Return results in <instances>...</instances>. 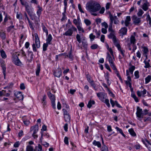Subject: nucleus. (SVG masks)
<instances>
[{
    "instance_id": "obj_35",
    "label": "nucleus",
    "mask_w": 151,
    "mask_h": 151,
    "mask_svg": "<svg viewBox=\"0 0 151 151\" xmlns=\"http://www.w3.org/2000/svg\"><path fill=\"white\" fill-rule=\"evenodd\" d=\"M1 55L3 58L5 59L6 58V55L5 52L3 50H2L1 51Z\"/></svg>"
},
{
    "instance_id": "obj_52",
    "label": "nucleus",
    "mask_w": 151,
    "mask_h": 151,
    "mask_svg": "<svg viewBox=\"0 0 151 151\" xmlns=\"http://www.w3.org/2000/svg\"><path fill=\"white\" fill-rule=\"evenodd\" d=\"M111 22H114V23L115 24H119V21L118 19H110Z\"/></svg>"
},
{
    "instance_id": "obj_2",
    "label": "nucleus",
    "mask_w": 151,
    "mask_h": 151,
    "mask_svg": "<svg viewBox=\"0 0 151 151\" xmlns=\"http://www.w3.org/2000/svg\"><path fill=\"white\" fill-rule=\"evenodd\" d=\"M68 29V30L63 34L66 36H71L72 35L73 32H76L77 29L73 25H71L70 27Z\"/></svg>"
},
{
    "instance_id": "obj_16",
    "label": "nucleus",
    "mask_w": 151,
    "mask_h": 151,
    "mask_svg": "<svg viewBox=\"0 0 151 151\" xmlns=\"http://www.w3.org/2000/svg\"><path fill=\"white\" fill-rule=\"evenodd\" d=\"M108 37L110 39H112L113 42L117 41L116 37L114 35V32H111L108 35Z\"/></svg>"
},
{
    "instance_id": "obj_41",
    "label": "nucleus",
    "mask_w": 151,
    "mask_h": 151,
    "mask_svg": "<svg viewBox=\"0 0 151 151\" xmlns=\"http://www.w3.org/2000/svg\"><path fill=\"white\" fill-rule=\"evenodd\" d=\"M37 8H38V9L37 11V14L39 16L41 14V12L42 11V8L40 7L39 5L37 6Z\"/></svg>"
},
{
    "instance_id": "obj_46",
    "label": "nucleus",
    "mask_w": 151,
    "mask_h": 151,
    "mask_svg": "<svg viewBox=\"0 0 151 151\" xmlns=\"http://www.w3.org/2000/svg\"><path fill=\"white\" fill-rule=\"evenodd\" d=\"M96 36L93 35L92 33H91L89 35V38L91 41L93 40L95 38Z\"/></svg>"
},
{
    "instance_id": "obj_44",
    "label": "nucleus",
    "mask_w": 151,
    "mask_h": 151,
    "mask_svg": "<svg viewBox=\"0 0 151 151\" xmlns=\"http://www.w3.org/2000/svg\"><path fill=\"white\" fill-rule=\"evenodd\" d=\"M103 102L105 103L108 107H110V105L109 103V100L108 99H106L104 100V101Z\"/></svg>"
},
{
    "instance_id": "obj_56",
    "label": "nucleus",
    "mask_w": 151,
    "mask_h": 151,
    "mask_svg": "<svg viewBox=\"0 0 151 151\" xmlns=\"http://www.w3.org/2000/svg\"><path fill=\"white\" fill-rule=\"evenodd\" d=\"M64 142L66 145H68V139L67 137H65L64 139Z\"/></svg>"
},
{
    "instance_id": "obj_31",
    "label": "nucleus",
    "mask_w": 151,
    "mask_h": 151,
    "mask_svg": "<svg viewBox=\"0 0 151 151\" xmlns=\"http://www.w3.org/2000/svg\"><path fill=\"white\" fill-rule=\"evenodd\" d=\"M66 57H68L71 60H73V56L72 54V51L71 50H70L68 55H66Z\"/></svg>"
},
{
    "instance_id": "obj_14",
    "label": "nucleus",
    "mask_w": 151,
    "mask_h": 151,
    "mask_svg": "<svg viewBox=\"0 0 151 151\" xmlns=\"http://www.w3.org/2000/svg\"><path fill=\"white\" fill-rule=\"evenodd\" d=\"M127 29L125 27H122L119 30V33L122 36L127 35Z\"/></svg>"
},
{
    "instance_id": "obj_1",
    "label": "nucleus",
    "mask_w": 151,
    "mask_h": 151,
    "mask_svg": "<svg viewBox=\"0 0 151 151\" xmlns=\"http://www.w3.org/2000/svg\"><path fill=\"white\" fill-rule=\"evenodd\" d=\"M101 8L100 4L98 2L94 1L89 2L86 4V9L91 13L98 11Z\"/></svg>"
},
{
    "instance_id": "obj_37",
    "label": "nucleus",
    "mask_w": 151,
    "mask_h": 151,
    "mask_svg": "<svg viewBox=\"0 0 151 151\" xmlns=\"http://www.w3.org/2000/svg\"><path fill=\"white\" fill-rule=\"evenodd\" d=\"M144 63L145 64L144 66V68H148L150 67L151 66L150 65V63L148 62H147L146 60H145Z\"/></svg>"
},
{
    "instance_id": "obj_18",
    "label": "nucleus",
    "mask_w": 151,
    "mask_h": 151,
    "mask_svg": "<svg viewBox=\"0 0 151 151\" xmlns=\"http://www.w3.org/2000/svg\"><path fill=\"white\" fill-rule=\"evenodd\" d=\"M130 20L131 19H125L124 21L122 20L121 22V24L122 25H123L124 24L126 27H128L129 24Z\"/></svg>"
},
{
    "instance_id": "obj_58",
    "label": "nucleus",
    "mask_w": 151,
    "mask_h": 151,
    "mask_svg": "<svg viewBox=\"0 0 151 151\" xmlns=\"http://www.w3.org/2000/svg\"><path fill=\"white\" fill-rule=\"evenodd\" d=\"M135 67L134 66H131L129 68V71H133L135 70Z\"/></svg>"
},
{
    "instance_id": "obj_57",
    "label": "nucleus",
    "mask_w": 151,
    "mask_h": 151,
    "mask_svg": "<svg viewBox=\"0 0 151 151\" xmlns=\"http://www.w3.org/2000/svg\"><path fill=\"white\" fill-rule=\"evenodd\" d=\"M14 27V26L12 25V26H9L7 28V31L8 32H9L12 29H13Z\"/></svg>"
},
{
    "instance_id": "obj_8",
    "label": "nucleus",
    "mask_w": 151,
    "mask_h": 151,
    "mask_svg": "<svg viewBox=\"0 0 151 151\" xmlns=\"http://www.w3.org/2000/svg\"><path fill=\"white\" fill-rule=\"evenodd\" d=\"M35 44L37 48H39L40 47V42L38 35L37 33L35 34Z\"/></svg>"
},
{
    "instance_id": "obj_19",
    "label": "nucleus",
    "mask_w": 151,
    "mask_h": 151,
    "mask_svg": "<svg viewBox=\"0 0 151 151\" xmlns=\"http://www.w3.org/2000/svg\"><path fill=\"white\" fill-rule=\"evenodd\" d=\"M0 37L3 40H5L6 38L5 33L3 30H0Z\"/></svg>"
},
{
    "instance_id": "obj_60",
    "label": "nucleus",
    "mask_w": 151,
    "mask_h": 151,
    "mask_svg": "<svg viewBox=\"0 0 151 151\" xmlns=\"http://www.w3.org/2000/svg\"><path fill=\"white\" fill-rule=\"evenodd\" d=\"M109 17L110 19H116L117 17L116 16H113L111 14L110 12L109 13Z\"/></svg>"
},
{
    "instance_id": "obj_53",
    "label": "nucleus",
    "mask_w": 151,
    "mask_h": 151,
    "mask_svg": "<svg viewBox=\"0 0 151 151\" xmlns=\"http://www.w3.org/2000/svg\"><path fill=\"white\" fill-rule=\"evenodd\" d=\"M134 23L136 25H138L140 22V19H134Z\"/></svg>"
},
{
    "instance_id": "obj_47",
    "label": "nucleus",
    "mask_w": 151,
    "mask_h": 151,
    "mask_svg": "<svg viewBox=\"0 0 151 151\" xmlns=\"http://www.w3.org/2000/svg\"><path fill=\"white\" fill-rule=\"evenodd\" d=\"M98 45L96 44H94L92 45L91 47V49L94 50L96 49L98 47Z\"/></svg>"
},
{
    "instance_id": "obj_28",
    "label": "nucleus",
    "mask_w": 151,
    "mask_h": 151,
    "mask_svg": "<svg viewBox=\"0 0 151 151\" xmlns=\"http://www.w3.org/2000/svg\"><path fill=\"white\" fill-rule=\"evenodd\" d=\"M34 151H43L41 145L39 144L37 146L35 147Z\"/></svg>"
},
{
    "instance_id": "obj_63",
    "label": "nucleus",
    "mask_w": 151,
    "mask_h": 151,
    "mask_svg": "<svg viewBox=\"0 0 151 151\" xmlns=\"http://www.w3.org/2000/svg\"><path fill=\"white\" fill-rule=\"evenodd\" d=\"M35 44L34 43L32 45V47L33 48V50L34 52H36L37 51V49L36 47Z\"/></svg>"
},
{
    "instance_id": "obj_22",
    "label": "nucleus",
    "mask_w": 151,
    "mask_h": 151,
    "mask_svg": "<svg viewBox=\"0 0 151 151\" xmlns=\"http://www.w3.org/2000/svg\"><path fill=\"white\" fill-rule=\"evenodd\" d=\"M149 4V3L147 2V1H146V3L143 4L142 8L144 10L146 11L148 9Z\"/></svg>"
},
{
    "instance_id": "obj_48",
    "label": "nucleus",
    "mask_w": 151,
    "mask_h": 151,
    "mask_svg": "<svg viewBox=\"0 0 151 151\" xmlns=\"http://www.w3.org/2000/svg\"><path fill=\"white\" fill-rule=\"evenodd\" d=\"M77 28L79 31H81L82 32H84V31L83 28L81 27V25H78Z\"/></svg>"
},
{
    "instance_id": "obj_64",
    "label": "nucleus",
    "mask_w": 151,
    "mask_h": 151,
    "mask_svg": "<svg viewBox=\"0 0 151 151\" xmlns=\"http://www.w3.org/2000/svg\"><path fill=\"white\" fill-rule=\"evenodd\" d=\"M137 56L139 58H141V53L139 51H138L136 53Z\"/></svg>"
},
{
    "instance_id": "obj_36",
    "label": "nucleus",
    "mask_w": 151,
    "mask_h": 151,
    "mask_svg": "<svg viewBox=\"0 0 151 151\" xmlns=\"http://www.w3.org/2000/svg\"><path fill=\"white\" fill-rule=\"evenodd\" d=\"M151 80V76L149 75L145 78V83L147 84Z\"/></svg>"
},
{
    "instance_id": "obj_59",
    "label": "nucleus",
    "mask_w": 151,
    "mask_h": 151,
    "mask_svg": "<svg viewBox=\"0 0 151 151\" xmlns=\"http://www.w3.org/2000/svg\"><path fill=\"white\" fill-rule=\"evenodd\" d=\"M100 40L101 42H104L105 40V36L103 35H102L101 36Z\"/></svg>"
},
{
    "instance_id": "obj_54",
    "label": "nucleus",
    "mask_w": 151,
    "mask_h": 151,
    "mask_svg": "<svg viewBox=\"0 0 151 151\" xmlns=\"http://www.w3.org/2000/svg\"><path fill=\"white\" fill-rule=\"evenodd\" d=\"M143 13V11L142 10L139 9L138 12L137 13V15L139 16H141Z\"/></svg>"
},
{
    "instance_id": "obj_43",
    "label": "nucleus",
    "mask_w": 151,
    "mask_h": 151,
    "mask_svg": "<svg viewBox=\"0 0 151 151\" xmlns=\"http://www.w3.org/2000/svg\"><path fill=\"white\" fill-rule=\"evenodd\" d=\"M134 75L135 77V78H138L139 77V71L138 70L135 71L134 73Z\"/></svg>"
},
{
    "instance_id": "obj_40",
    "label": "nucleus",
    "mask_w": 151,
    "mask_h": 151,
    "mask_svg": "<svg viewBox=\"0 0 151 151\" xmlns=\"http://www.w3.org/2000/svg\"><path fill=\"white\" fill-rule=\"evenodd\" d=\"M114 43L119 51L122 50L120 44L117 42V41L114 42Z\"/></svg>"
},
{
    "instance_id": "obj_55",
    "label": "nucleus",
    "mask_w": 151,
    "mask_h": 151,
    "mask_svg": "<svg viewBox=\"0 0 151 151\" xmlns=\"http://www.w3.org/2000/svg\"><path fill=\"white\" fill-rule=\"evenodd\" d=\"M71 25H72L71 24V22H70V19H68V23L66 25V28H69V27H71Z\"/></svg>"
},
{
    "instance_id": "obj_42",
    "label": "nucleus",
    "mask_w": 151,
    "mask_h": 151,
    "mask_svg": "<svg viewBox=\"0 0 151 151\" xmlns=\"http://www.w3.org/2000/svg\"><path fill=\"white\" fill-rule=\"evenodd\" d=\"M29 24V26L32 29H34V25H33V23L31 22L29 19H28Z\"/></svg>"
},
{
    "instance_id": "obj_62",
    "label": "nucleus",
    "mask_w": 151,
    "mask_h": 151,
    "mask_svg": "<svg viewBox=\"0 0 151 151\" xmlns=\"http://www.w3.org/2000/svg\"><path fill=\"white\" fill-rule=\"evenodd\" d=\"M64 128V130L65 132L68 131V124L67 123H66L65 124Z\"/></svg>"
},
{
    "instance_id": "obj_17",
    "label": "nucleus",
    "mask_w": 151,
    "mask_h": 151,
    "mask_svg": "<svg viewBox=\"0 0 151 151\" xmlns=\"http://www.w3.org/2000/svg\"><path fill=\"white\" fill-rule=\"evenodd\" d=\"M28 56L29 57V58H28L27 60L29 62H31L34 56V54L32 52L28 51Z\"/></svg>"
},
{
    "instance_id": "obj_21",
    "label": "nucleus",
    "mask_w": 151,
    "mask_h": 151,
    "mask_svg": "<svg viewBox=\"0 0 151 151\" xmlns=\"http://www.w3.org/2000/svg\"><path fill=\"white\" fill-rule=\"evenodd\" d=\"M146 90L144 89L142 91H137V94L138 96L139 97H140L142 96V94L143 95L146 94Z\"/></svg>"
},
{
    "instance_id": "obj_33",
    "label": "nucleus",
    "mask_w": 151,
    "mask_h": 151,
    "mask_svg": "<svg viewBox=\"0 0 151 151\" xmlns=\"http://www.w3.org/2000/svg\"><path fill=\"white\" fill-rule=\"evenodd\" d=\"M115 129H116L117 131L119 132L124 137H125V134L123 133L122 130L120 129L119 127H115Z\"/></svg>"
},
{
    "instance_id": "obj_29",
    "label": "nucleus",
    "mask_w": 151,
    "mask_h": 151,
    "mask_svg": "<svg viewBox=\"0 0 151 151\" xmlns=\"http://www.w3.org/2000/svg\"><path fill=\"white\" fill-rule=\"evenodd\" d=\"M65 121L66 122H70V115H66L64 116Z\"/></svg>"
},
{
    "instance_id": "obj_39",
    "label": "nucleus",
    "mask_w": 151,
    "mask_h": 151,
    "mask_svg": "<svg viewBox=\"0 0 151 151\" xmlns=\"http://www.w3.org/2000/svg\"><path fill=\"white\" fill-rule=\"evenodd\" d=\"M101 151H108V147L105 145H103L101 149Z\"/></svg>"
},
{
    "instance_id": "obj_23",
    "label": "nucleus",
    "mask_w": 151,
    "mask_h": 151,
    "mask_svg": "<svg viewBox=\"0 0 151 151\" xmlns=\"http://www.w3.org/2000/svg\"><path fill=\"white\" fill-rule=\"evenodd\" d=\"M52 40V37L51 34L48 35V36L46 39V43L49 44H51V41Z\"/></svg>"
},
{
    "instance_id": "obj_24",
    "label": "nucleus",
    "mask_w": 151,
    "mask_h": 151,
    "mask_svg": "<svg viewBox=\"0 0 151 151\" xmlns=\"http://www.w3.org/2000/svg\"><path fill=\"white\" fill-rule=\"evenodd\" d=\"M93 144L95 146H97L98 148H100L101 147V144L100 142L96 141L94 140L93 142Z\"/></svg>"
},
{
    "instance_id": "obj_32",
    "label": "nucleus",
    "mask_w": 151,
    "mask_h": 151,
    "mask_svg": "<svg viewBox=\"0 0 151 151\" xmlns=\"http://www.w3.org/2000/svg\"><path fill=\"white\" fill-rule=\"evenodd\" d=\"M73 22L76 26L81 24L79 19H74Z\"/></svg>"
},
{
    "instance_id": "obj_34",
    "label": "nucleus",
    "mask_w": 151,
    "mask_h": 151,
    "mask_svg": "<svg viewBox=\"0 0 151 151\" xmlns=\"http://www.w3.org/2000/svg\"><path fill=\"white\" fill-rule=\"evenodd\" d=\"M26 151H34L33 148L30 145H28L27 146Z\"/></svg>"
},
{
    "instance_id": "obj_11",
    "label": "nucleus",
    "mask_w": 151,
    "mask_h": 151,
    "mask_svg": "<svg viewBox=\"0 0 151 151\" xmlns=\"http://www.w3.org/2000/svg\"><path fill=\"white\" fill-rule=\"evenodd\" d=\"M105 95L106 94L103 92L98 93H97V96L102 101H104V99H105Z\"/></svg>"
},
{
    "instance_id": "obj_26",
    "label": "nucleus",
    "mask_w": 151,
    "mask_h": 151,
    "mask_svg": "<svg viewBox=\"0 0 151 151\" xmlns=\"http://www.w3.org/2000/svg\"><path fill=\"white\" fill-rule=\"evenodd\" d=\"M142 48L143 49V50H142V51L143 52V55L148 54L149 50L147 47H142Z\"/></svg>"
},
{
    "instance_id": "obj_5",
    "label": "nucleus",
    "mask_w": 151,
    "mask_h": 151,
    "mask_svg": "<svg viewBox=\"0 0 151 151\" xmlns=\"http://www.w3.org/2000/svg\"><path fill=\"white\" fill-rule=\"evenodd\" d=\"M107 57H106L107 59H108V61L110 65L111 68H115L114 67V62L113 60L112 59V57L109 54V53L108 52L107 53Z\"/></svg>"
},
{
    "instance_id": "obj_13",
    "label": "nucleus",
    "mask_w": 151,
    "mask_h": 151,
    "mask_svg": "<svg viewBox=\"0 0 151 151\" xmlns=\"http://www.w3.org/2000/svg\"><path fill=\"white\" fill-rule=\"evenodd\" d=\"M62 74V71L61 69L58 68L54 73V75L55 76L59 78L60 77Z\"/></svg>"
},
{
    "instance_id": "obj_12",
    "label": "nucleus",
    "mask_w": 151,
    "mask_h": 151,
    "mask_svg": "<svg viewBox=\"0 0 151 151\" xmlns=\"http://www.w3.org/2000/svg\"><path fill=\"white\" fill-rule=\"evenodd\" d=\"M39 126L38 125L36 124L33 127H31L30 131L31 132L33 131V133L34 134H35L38 130Z\"/></svg>"
},
{
    "instance_id": "obj_27",
    "label": "nucleus",
    "mask_w": 151,
    "mask_h": 151,
    "mask_svg": "<svg viewBox=\"0 0 151 151\" xmlns=\"http://www.w3.org/2000/svg\"><path fill=\"white\" fill-rule=\"evenodd\" d=\"M95 102L93 100H90L88 102V104L87 105V107L88 108H90L92 105L94 104H95Z\"/></svg>"
},
{
    "instance_id": "obj_10",
    "label": "nucleus",
    "mask_w": 151,
    "mask_h": 151,
    "mask_svg": "<svg viewBox=\"0 0 151 151\" xmlns=\"http://www.w3.org/2000/svg\"><path fill=\"white\" fill-rule=\"evenodd\" d=\"M14 96L19 100H22L23 99V96L22 93L20 91H17L14 93Z\"/></svg>"
},
{
    "instance_id": "obj_6",
    "label": "nucleus",
    "mask_w": 151,
    "mask_h": 151,
    "mask_svg": "<svg viewBox=\"0 0 151 151\" xmlns=\"http://www.w3.org/2000/svg\"><path fill=\"white\" fill-rule=\"evenodd\" d=\"M46 96L45 95L41 100V103L43 108L45 109L47 107V102L46 101Z\"/></svg>"
},
{
    "instance_id": "obj_3",
    "label": "nucleus",
    "mask_w": 151,
    "mask_h": 151,
    "mask_svg": "<svg viewBox=\"0 0 151 151\" xmlns=\"http://www.w3.org/2000/svg\"><path fill=\"white\" fill-rule=\"evenodd\" d=\"M47 95L50 99L52 104V106L54 109L56 108L55 104V98L54 95L52 94L50 91H49L47 93Z\"/></svg>"
},
{
    "instance_id": "obj_45",
    "label": "nucleus",
    "mask_w": 151,
    "mask_h": 151,
    "mask_svg": "<svg viewBox=\"0 0 151 151\" xmlns=\"http://www.w3.org/2000/svg\"><path fill=\"white\" fill-rule=\"evenodd\" d=\"M42 28L44 32L46 33V35H48V31L47 29L44 25L42 26Z\"/></svg>"
},
{
    "instance_id": "obj_30",
    "label": "nucleus",
    "mask_w": 151,
    "mask_h": 151,
    "mask_svg": "<svg viewBox=\"0 0 151 151\" xmlns=\"http://www.w3.org/2000/svg\"><path fill=\"white\" fill-rule=\"evenodd\" d=\"M40 70V64L37 65V68L36 72V74L37 76L39 75Z\"/></svg>"
},
{
    "instance_id": "obj_49",
    "label": "nucleus",
    "mask_w": 151,
    "mask_h": 151,
    "mask_svg": "<svg viewBox=\"0 0 151 151\" xmlns=\"http://www.w3.org/2000/svg\"><path fill=\"white\" fill-rule=\"evenodd\" d=\"M76 38L77 41L79 43H80L81 42L80 36L79 34H77L76 35Z\"/></svg>"
},
{
    "instance_id": "obj_61",
    "label": "nucleus",
    "mask_w": 151,
    "mask_h": 151,
    "mask_svg": "<svg viewBox=\"0 0 151 151\" xmlns=\"http://www.w3.org/2000/svg\"><path fill=\"white\" fill-rule=\"evenodd\" d=\"M19 145V142L17 141L15 142L14 145V147H18Z\"/></svg>"
},
{
    "instance_id": "obj_15",
    "label": "nucleus",
    "mask_w": 151,
    "mask_h": 151,
    "mask_svg": "<svg viewBox=\"0 0 151 151\" xmlns=\"http://www.w3.org/2000/svg\"><path fill=\"white\" fill-rule=\"evenodd\" d=\"M136 33L135 32L134 33V35H132L130 38V41L131 44L134 45L136 43V40L135 38Z\"/></svg>"
},
{
    "instance_id": "obj_9",
    "label": "nucleus",
    "mask_w": 151,
    "mask_h": 151,
    "mask_svg": "<svg viewBox=\"0 0 151 151\" xmlns=\"http://www.w3.org/2000/svg\"><path fill=\"white\" fill-rule=\"evenodd\" d=\"M137 112L136 114L137 117L140 118L142 116H144L143 113H142V109L140 108L139 106H137Z\"/></svg>"
},
{
    "instance_id": "obj_7",
    "label": "nucleus",
    "mask_w": 151,
    "mask_h": 151,
    "mask_svg": "<svg viewBox=\"0 0 151 151\" xmlns=\"http://www.w3.org/2000/svg\"><path fill=\"white\" fill-rule=\"evenodd\" d=\"M0 63L1 64V67L3 70V73L5 78L6 76V67L5 64V61L3 60H1L0 61Z\"/></svg>"
},
{
    "instance_id": "obj_4",
    "label": "nucleus",
    "mask_w": 151,
    "mask_h": 151,
    "mask_svg": "<svg viewBox=\"0 0 151 151\" xmlns=\"http://www.w3.org/2000/svg\"><path fill=\"white\" fill-rule=\"evenodd\" d=\"M13 62L16 65L21 66L22 65V63L19 59L17 55H14L13 58Z\"/></svg>"
},
{
    "instance_id": "obj_38",
    "label": "nucleus",
    "mask_w": 151,
    "mask_h": 151,
    "mask_svg": "<svg viewBox=\"0 0 151 151\" xmlns=\"http://www.w3.org/2000/svg\"><path fill=\"white\" fill-rule=\"evenodd\" d=\"M49 44L46 43H44L43 45V50L45 51L47 50V47H48Z\"/></svg>"
},
{
    "instance_id": "obj_20",
    "label": "nucleus",
    "mask_w": 151,
    "mask_h": 151,
    "mask_svg": "<svg viewBox=\"0 0 151 151\" xmlns=\"http://www.w3.org/2000/svg\"><path fill=\"white\" fill-rule=\"evenodd\" d=\"M114 67L115 68H112L114 70H115V73L116 74L117 77H119V80L121 81H123L122 80L120 76V75L119 74V72L117 70V69L115 65H114Z\"/></svg>"
},
{
    "instance_id": "obj_50",
    "label": "nucleus",
    "mask_w": 151,
    "mask_h": 151,
    "mask_svg": "<svg viewBox=\"0 0 151 151\" xmlns=\"http://www.w3.org/2000/svg\"><path fill=\"white\" fill-rule=\"evenodd\" d=\"M131 81H125V83L128 86V85L129 87L131 88L132 87V84L131 83Z\"/></svg>"
},
{
    "instance_id": "obj_25",
    "label": "nucleus",
    "mask_w": 151,
    "mask_h": 151,
    "mask_svg": "<svg viewBox=\"0 0 151 151\" xmlns=\"http://www.w3.org/2000/svg\"><path fill=\"white\" fill-rule=\"evenodd\" d=\"M129 132L132 136L135 137L136 136V134L133 129L131 128L129 129Z\"/></svg>"
},
{
    "instance_id": "obj_51",
    "label": "nucleus",
    "mask_w": 151,
    "mask_h": 151,
    "mask_svg": "<svg viewBox=\"0 0 151 151\" xmlns=\"http://www.w3.org/2000/svg\"><path fill=\"white\" fill-rule=\"evenodd\" d=\"M84 22L87 25H89L91 24V21L88 19H85Z\"/></svg>"
}]
</instances>
